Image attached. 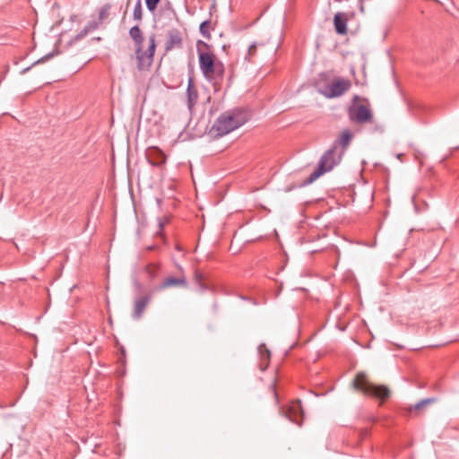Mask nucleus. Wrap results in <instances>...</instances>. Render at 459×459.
Instances as JSON below:
<instances>
[{
	"instance_id": "1",
	"label": "nucleus",
	"mask_w": 459,
	"mask_h": 459,
	"mask_svg": "<svg viewBox=\"0 0 459 459\" xmlns=\"http://www.w3.org/2000/svg\"><path fill=\"white\" fill-rule=\"evenodd\" d=\"M202 48H209V45L203 40H197L196 50L199 59V67L204 78L217 83L224 75V65L221 61L215 60V56L205 52Z\"/></svg>"
},
{
	"instance_id": "2",
	"label": "nucleus",
	"mask_w": 459,
	"mask_h": 459,
	"mask_svg": "<svg viewBox=\"0 0 459 459\" xmlns=\"http://www.w3.org/2000/svg\"><path fill=\"white\" fill-rule=\"evenodd\" d=\"M247 120V116L241 110H229L215 120L210 129V134L214 137H222L243 126Z\"/></svg>"
},
{
	"instance_id": "3",
	"label": "nucleus",
	"mask_w": 459,
	"mask_h": 459,
	"mask_svg": "<svg viewBox=\"0 0 459 459\" xmlns=\"http://www.w3.org/2000/svg\"><path fill=\"white\" fill-rule=\"evenodd\" d=\"M344 151L331 146L320 158L316 169L309 175L306 183L311 184L325 172L331 171L342 160Z\"/></svg>"
},
{
	"instance_id": "4",
	"label": "nucleus",
	"mask_w": 459,
	"mask_h": 459,
	"mask_svg": "<svg viewBox=\"0 0 459 459\" xmlns=\"http://www.w3.org/2000/svg\"><path fill=\"white\" fill-rule=\"evenodd\" d=\"M354 388L362 391L364 394L379 398L386 399L389 397L390 391L385 385H373L367 381L366 374L363 372L358 373L353 380Z\"/></svg>"
},
{
	"instance_id": "5",
	"label": "nucleus",
	"mask_w": 459,
	"mask_h": 459,
	"mask_svg": "<svg viewBox=\"0 0 459 459\" xmlns=\"http://www.w3.org/2000/svg\"><path fill=\"white\" fill-rule=\"evenodd\" d=\"M351 87V82L348 79L338 78L331 84L320 88L318 91L328 99H333L344 94Z\"/></svg>"
},
{
	"instance_id": "6",
	"label": "nucleus",
	"mask_w": 459,
	"mask_h": 459,
	"mask_svg": "<svg viewBox=\"0 0 459 459\" xmlns=\"http://www.w3.org/2000/svg\"><path fill=\"white\" fill-rule=\"evenodd\" d=\"M348 115L351 121L359 125L370 123L373 120L372 111L365 105L351 106L348 108Z\"/></svg>"
},
{
	"instance_id": "7",
	"label": "nucleus",
	"mask_w": 459,
	"mask_h": 459,
	"mask_svg": "<svg viewBox=\"0 0 459 459\" xmlns=\"http://www.w3.org/2000/svg\"><path fill=\"white\" fill-rule=\"evenodd\" d=\"M183 45V37L179 30L173 28L168 30L167 40L165 42L166 51H170L174 48H180Z\"/></svg>"
},
{
	"instance_id": "8",
	"label": "nucleus",
	"mask_w": 459,
	"mask_h": 459,
	"mask_svg": "<svg viewBox=\"0 0 459 459\" xmlns=\"http://www.w3.org/2000/svg\"><path fill=\"white\" fill-rule=\"evenodd\" d=\"M149 163L159 167L166 162V156L161 150L157 147L150 148L146 153Z\"/></svg>"
},
{
	"instance_id": "9",
	"label": "nucleus",
	"mask_w": 459,
	"mask_h": 459,
	"mask_svg": "<svg viewBox=\"0 0 459 459\" xmlns=\"http://www.w3.org/2000/svg\"><path fill=\"white\" fill-rule=\"evenodd\" d=\"M151 295H144L134 300V312L132 315L134 319L138 320L143 316L145 307L151 301Z\"/></svg>"
},
{
	"instance_id": "10",
	"label": "nucleus",
	"mask_w": 459,
	"mask_h": 459,
	"mask_svg": "<svg viewBox=\"0 0 459 459\" xmlns=\"http://www.w3.org/2000/svg\"><path fill=\"white\" fill-rule=\"evenodd\" d=\"M186 285L187 281L186 277L169 276L160 283V285L158 287V290H164L171 287H186Z\"/></svg>"
},
{
	"instance_id": "11",
	"label": "nucleus",
	"mask_w": 459,
	"mask_h": 459,
	"mask_svg": "<svg viewBox=\"0 0 459 459\" xmlns=\"http://www.w3.org/2000/svg\"><path fill=\"white\" fill-rule=\"evenodd\" d=\"M186 98H187V108L189 110H192V108L195 105L197 99H198L197 90L195 86L194 80L192 77H189V79H188L187 88H186Z\"/></svg>"
},
{
	"instance_id": "12",
	"label": "nucleus",
	"mask_w": 459,
	"mask_h": 459,
	"mask_svg": "<svg viewBox=\"0 0 459 459\" xmlns=\"http://www.w3.org/2000/svg\"><path fill=\"white\" fill-rule=\"evenodd\" d=\"M302 417L303 416V411L301 409V406H300V401H299L298 403H294L286 411V418L299 425V426H301V421L298 419V415H299Z\"/></svg>"
},
{
	"instance_id": "13",
	"label": "nucleus",
	"mask_w": 459,
	"mask_h": 459,
	"mask_svg": "<svg viewBox=\"0 0 459 459\" xmlns=\"http://www.w3.org/2000/svg\"><path fill=\"white\" fill-rule=\"evenodd\" d=\"M333 24L337 34L345 35L347 33V17L345 13H335L333 17Z\"/></svg>"
},
{
	"instance_id": "14",
	"label": "nucleus",
	"mask_w": 459,
	"mask_h": 459,
	"mask_svg": "<svg viewBox=\"0 0 459 459\" xmlns=\"http://www.w3.org/2000/svg\"><path fill=\"white\" fill-rule=\"evenodd\" d=\"M137 66L139 70H144L151 66L153 58L142 51V48H136Z\"/></svg>"
},
{
	"instance_id": "15",
	"label": "nucleus",
	"mask_w": 459,
	"mask_h": 459,
	"mask_svg": "<svg viewBox=\"0 0 459 459\" xmlns=\"http://www.w3.org/2000/svg\"><path fill=\"white\" fill-rule=\"evenodd\" d=\"M353 135L350 130L345 129L342 132L340 138L335 140L333 143V147L339 150L340 146L345 149L349 144Z\"/></svg>"
},
{
	"instance_id": "16",
	"label": "nucleus",
	"mask_w": 459,
	"mask_h": 459,
	"mask_svg": "<svg viewBox=\"0 0 459 459\" xmlns=\"http://www.w3.org/2000/svg\"><path fill=\"white\" fill-rule=\"evenodd\" d=\"M129 35L132 38V39L134 40L136 48H138V47L142 48L143 47V43L144 38L143 36V33H142L138 24L133 26L130 29Z\"/></svg>"
},
{
	"instance_id": "17",
	"label": "nucleus",
	"mask_w": 459,
	"mask_h": 459,
	"mask_svg": "<svg viewBox=\"0 0 459 459\" xmlns=\"http://www.w3.org/2000/svg\"><path fill=\"white\" fill-rule=\"evenodd\" d=\"M210 28H211V21L210 20L203 21L199 27L200 33L202 34V36L204 38H205L208 40L211 39Z\"/></svg>"
},
{
	"instance_id": "18",
	"label": "nucleus",
	"mask_w": 459,
	"mask_h": 459,
	"mask_svg": "<svg viewBox=\"0 0 459 459\" xmlns=\"http://www.w3.org/2000/svg\"><path fill=\"white\" fill-rule=\"evenodd\" d=\"M133 19L137 22H140L143 20L142 0H136L135 2L133 12Z\"/></svg>"
},
{
	"instance_id": "19",
	"label": "nucleus",
	"mask_w": 459,
	"mask_h": 459,
	"mask_svg": "<svg viewBox=\"0 0 459 459\" xmlns=\"http://www.w3.org/2000/svg\"><path fill=\"white\" fill-rule=\"evenodd\" d=\"M258 353L261 357V359L263 361H268L270 357H271V352L270 351L266 348V346L264 344H260L258 346Z\"/></svg>"
},
{
	"instance_id": "20",
	"label": "nucleus",
	"mask_w": 459,
	"mask_h": 459,
	"mask_svg": "<svg viewBox=\"0 0 459 459\" xmlns=\"http://www.w3.org/2000/svg\"><path fill=\"white\" fill-rule=\"evenodd\" d=\"M257 46H258V44L256 42H254L248 47L247 53L244 56V59L246 61L251 62L252 57L255 55Z\"/></svg>"
},
{
	"instance_id": "21",
	"label": "nucleus",
	"mask_w": 459,
	"mask_h": 459,
	"mask_svg": "<svg viewBox=\"0 0 459 459\" xmlns=\"http://www.w3.org/2000/svg\"><path fill=\"white\" fill-rule=\"evenodd\" d=\"M155 36L152 34L149 38V47L147 51L145 52L148 56H150L152 58H153V55L155 53Z\"/></svg>"
},
{
	"instance_id": "22",
	"label": "nucleus",
	"mask_w": 459,
	"mask_h": 459,
	"mask_svg": "<svg viewBox=\"0 0 459 459\" xmlns=\"http://www.w3.org/2000/svg\"><path fill=\"white\" fill-rule=\"evenodd\" d=\"M436 401H437V399L433 398V397L423 399V400L420 401L419 403H417L414 405L413 409L414 410H420V409H421L422 407H424V406H426L428 404L435 403Z\"/></svg>"
},
{
	"instance_id": "23",
	"label": "nucleus",
	"mask_w": 459,
	"mask_h": 459,
	"mask_svg": "<svg viewBox=\"0 0 459 459\" xmlns=\"http://www.w3.org/2000/svg\"><path fill=\"white\" fill-rule=\"evenodd\" d=\"M110 10L109 4L103 5L99 12V21L101 22L103 19L107 18Z\"/></svg>"
},
{
	"instance_id": "24",
	"label": "nucleus",
	"mask_w": 459,
	"mask_h": 459,
	"mask_svg": "<svg viewBox=\"0 0 459 459\" xmlns=\"http://www.w3.org/2000/svg\"><path fill=\"white\" fill-rule=\"evenodd\" d=\"M100 23H101V22H100L99 20L90 21V22L85 25V27H84V28H85L89 32H91V31L95 30L96 29H98Z\"/></svg>"
},
{
	"instance_id": "25",
	"label": "nucleus",
	"mask_w": 459,
	"mask_h": 459,
	"mask_svg": "<svg viewBox=\"0 0 459 459\" xmlns=\"http://www.w3.org/2000/svg\"><path fill=\"white\" fill-rule=\"evenodd\" d=\"M160 0H145V4L149 12L153 13Z\"/></svg>"
},
{
	"instance_id": "26",
	"label": "nucleus",
	"mask_w": 459,
	"mask_h": 459,
	"mask_svg": "<svg viewBox=\"0 0 459 459\" xmlns=\"http://www.w3.org/2000/svg\"><path fill=\"white\" fill-rule=\"evenodd\" d=\"M90 33L85 28H83L80 32H78L74 38L71 40V42L78 41L83 39L87 34Z\"/></svg>"
},
{
	"instance_id": "27",
	"label": "nucleus",
	"mask_w": 459,
	"mask_h": 459,
	"mask_svg": "<svg viewBox=\"0 0 459 459\" xmlns=\"http://www.w3.org/2000/svg\"><path fill=\"white\" fill-rule=\"evenodd\" d=\"M54 55H55V54H54V52H50V53H48V54L45 55L43 57H41V58H39V60L35 61V62L31 65V66H32V65H37V64H39V63H42V62H45V61L49 60L51 57H53V56H54Z\"/></svg>"
},
{
	"instance_id": "28",
	"label": "nucleus",
	"mask_w": 459,
	"mask_h": 459,
	"mask_svg": "<svg viewBox=\"0 0 459 459\" xmlns=\"http://www.w3.org/2000/svg\"><path fill=\"white\" fill-rule=\"evenodd\" d=\"M359 100V96L358 95H355L352 99V102L355 103L356 101H358Z\"/></svg>"
},
{
	"instance_id": "29",
	"label": "nucleus",
	"mask_w": 459,
	"mask_h": 459,
	"mask_svg": "<svg viewBox=\"0 0 459 459\" xmlns=\"http://www.w3.org/2000/svg\"><path fill=\"white\" fill-rule=\"evenodd\" d=\"M31 66H29L27 68H24L22 71V74H24L26 72H28L30 69Z\"/></svg>"
},
{
	"instance_id": "30",
	"label": "nucleus",
	"mask_w": 459,
	"mask_h": 459,
	"mask_svg": "<svg viewBox=\"0 0 459 459\" xmlns=\"http://www.w3.org/2000/svg\"><path fill=\"white\" fill-rule=\"evenodd\" d=\"M159 227H160V229H162L163 228V222L160 221L159 222Z\"/></svg>"
},
{
	"instance_id": "31",
	"label": "nucleus",
	"mask_w": 459,
	"mask_h": 459,
	"mask_svg": "<svg viewBox=\"0 0 459 459\" xmlns=\"http://www.w3.org/2000/svg\"><path fill=\"white\" fill-rule=\"evenodd\" d=\"M130 1L131 0H127V3H126V8L128 7L129 4H130Z\"/></svg>"
}]
</instances>
